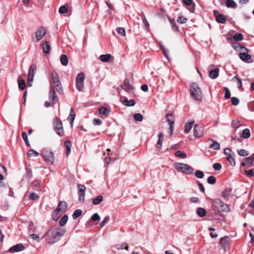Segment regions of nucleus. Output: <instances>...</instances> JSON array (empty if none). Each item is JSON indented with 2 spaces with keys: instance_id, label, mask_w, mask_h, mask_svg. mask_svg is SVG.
Returning <instances> with one entry per match:
<instances>
[{
  "instance_id": "1",
  "label": "nucleus",
  "mask_w": 254,
  "mask_h": 254,
  "mask_svg": "<svg viewBox=\"0 0 254 254\" xmlns=\"http://www.w3.org/2000/svg\"><path fill=\"white\" fill-rule=\"evenodd\" d=\"M58 227H55L53 229L47 232L46 241L49 244H53L58 242L64 235L66 232L64 225L66 223H59Z\"/></svg>"
},
{
  "instance_id": "2",
  "label": "nucleus",
  "mask_w": 254,
  "mask_h": 254,
  "mask_svg": "<svg viewBox=\"0 0 254 254\" xmlns=\"http://www.w3.org/2000/svg\"><path fill=\"white\" fill-rule=\"evenodd\" d=\"M211 206L213 211H218V212L215 215V219L220 221H225L224 216L220 213V212H229L230 210L228 205L223 202L220 199L216 198L211 200Z\"/></svg>"
},
{
  "instance_id": "3",
  "label": "nucleus",
  "mask_w": 254,
  "mask_h": 254,
  "mask_svg": "<svg viewBox=\"0 0 254 254\" xmlns=\"http://www.w3.org/2000/svg\"><path fill=\"white\" fill-rule=\"evenodd\" d=\"M191 97L195 101L200 102L202 100V92L197 83H193L190 86Z\"/></svg>"
},
{
  "instance_id": "4",
  "label": "nucleus",
  "mask_w": 254,
  "mask_h": 254,
  "mask_svg": "<svg viewBox=\"0 0 254 254\" xmlns=\"http://www.w3.org/2000/svg\"><path fill=\"white\" fill-rule=\"evenodd\" d=\"M52 80L50 81L51 85L53 84V86H56V90L59 94L63 93V88L60 80L58 74L55 71L51 72Z\"/></svg>"
},
{
  "instance_id": "5",
  "label": "nucleus",
  "mask_w": 254,
  "mask_h": 254,
  "mask_svg": "<svg viewBox=\"0 0 254 254\" xmlns=\"http://www.w3.org/2000/svg\"><path fill=\"white\" fill-rule=\"evenodd\" d=\"M174 167L179 172L185 173L187 175L192 174L194 170L191 167L185 163H177L175 164Z\"/></svg>"
},
{
  "instance_id": "6",
  "label": "nucleus",
  "mask_w": 254,
  "mask_h": 254,
  "mask_svg": "<svg viewBox=\"0 0 254 254\" xmlns=\"http://www.w3.org/2000/svg\"><path fill=\"white\" fill-rule=\"evenodd\" d=\"M42 156L46 163L52 165L55 160L54 153L49 150H44L42 152Z\"/></svg>"
},
{
  "instance_id": "7",
  "label": "nucleus",
  "mask_w": 254,
  "mask_h": 254,
  "mask_svg": "<svg viewBox=\"0 0 254 254\" xmlns=\"http://www.w3.org/2000/svg\"><path fill=\"white\" fill-rule=\"evenodd\" d=\"M46 30L43 27H39L36 31L35 35L32 37L33 41L35 42H39L46 35Z\"/></svg>"
},
{
  "instance_id": "8",
  "label": "nucleus",
  "mask_w": 254,
  "mask_h": 254,
  "mask_svg": "<svg viewBox=\"0 0 254 254\" xmlns=\"http://www.w3.org/2000/svg\"><path fill=\"white\" fill-rule=\"evenodd\" d=\"M224 153L226 156V159L229 162L230 164L233 166H235V153L232 152V150L228 148H226L224 149Z\"/></svg>"
},
{
  "instance_id": "9",
  "label": "nucleus",
  "mask_w": 254,
  "mask_h": 254,
  "mask_svg": "<svg viewBox=\"0 0 254 254\" xmlns=\"http://www.w3.org/2000/svg\"><path fill=\"white\" fill-rule=\"evenodd\" d=\"M54 128L57 133L59 136H63L64 134L62 122L58 118H55L54 122Z\"/></svg>"
},
{
  "instance_id": "10",
  "label": "nucleus",
  "mask_w": 254,
  "mask_h": 254,
  "mask_svg": "<svg viewBox=\"0 0 254 254\" xmlns=\"http://www.w3.org/2000/svg\"><path fill=\"white\" fill-rule=\"evenodd\" d=\"M78 188V201L81 202L84 201L86 187L81 184H79L77 186Z\"/></svg>"
},
{
  "instance_id": "11",
  "label": "nucleus",
  "mask_w": 254,
  "mask_h": 254,
  "mask_svg": "<svg viewBox=\"0 0 254 254\" xmlns=\"http://www.w3.org/2000/svg\"><path fill=\"white\" fill-rule=\"evenodd\" d=\"M49 98L51 103L53 105L55 104L58 101V98L56 95L55 87L53 86L52 83L51 86H50Z\"/></svg>"
},
{
  "instance_id": "12",
  "label": "nucleus",
  "mask_w": 254,
  "mask_h": 254,
  "mask_svg": "<svg viewBox=\"0 0 254 254\" xmlns=\"http://www.w3.org/2000/svg\"><path fill=\"white\" fill-rule=\"evenodd\" d=\"M37 223H30L28 226L29 233H40L42 231V228L40 225H36Z\"/></svg>"
},
{
  "instance_id": "13",
  "label": "nucleus",
  "mask_w": 254,
  "mask_h": 254,
  "mask_svg": "<svg viewBox=\"0 0 254 254\" xmlns=\"http://www.w3.org/2000/svg\"><path fill=\"white\" fill-rule=\"evenodd\" d=\"M219 244L223 248H229L230 246V239L228 236H225L220 239Z\"/></svg>"
},
{
  "instance_id": "14",
  "label": "nucleus",
  "mask_w": 254,
  "mask_h": 254,
  "mask_svg": "<svg viewBox=\"0 0 254 254\" xmlns=\"http://www.w3.org/2000/svg\"><path fill=\"white\" fill-rule=\"evenodd\" d=\"M193 134L194 137L196 138L200 137L203 134V129L202 127L195 125L193 128Z\"/></svg>"
},
{
  "instance_id": "15",
  "label": "nucleus",
  "mask_w": 254,
  "mask_h": 254,
  "mask_svg": "<svg viewBox=\"0 0 254 254\" xmlns=\"http://www.w3.org/2000/svg\"><path fill=\"white\" fill-rule=\"evenodd\" d=\"M25 247L23 244L19 243L10 247L8 250V252L10 253L19 252L23 251Z\"/></svg>"
},
{
  "instance_id": "16",
  "label": "nucleus",
  "mask_w": 254,
  "mask_h": 254,
  "mask_svg": "<svg viewBox=\"0 0 254 254\" xmlns=\"http://www.w3.org/2000/svg\"><path fill=\"white\" fill-rule=\"evenodd\" d=\"M36 70H37V67H36V64H32L30 66V67L29 69V70H28V78H30L31 79H32V78L33 79L34 77L35 76V74L36 73Z\"/></svg>"
},
{
  "instance_id": "17",
  "label": "nucleus",
  "mask_w": 254,
  "mask_h": 254,
  "mask_svg": "<svg viewBox=\"0 0 254 254\" xmlns=\"http://www.w3.org/2000/svg\"><path fill=\"white\" fill-rule=\"evenodd\" d=\"M239 58L243 61L246 63H251L253 61H251L252 57L250 55L247 53H240Z\"/></svg>"
},
{
  "instance_id": "18",
  "label": "nucleus",
  "mask_w": 254,
  "mask_h": 254,
  "mask_svg": "<svg viewBox=\"0 0 254 254\" xmlns=\"http://www.w3.org/2000/svg\"><path fill=\"white\" fill-rule=\"evenodd\" d=\"M121 87L128 92L132 89V87L129 84V80L127 78L124 80L123 84L121 85Z\"/></svg>"
},
{
  "instance_id": "19",
  "label": "nucleus",
  "mask_w": 254,
  "mask_h": 254,
  "mask_svg": "<svg viewBox=\"0 0 254 254\" xmlns=\"http://www.w3.org/2000/svg\"><path fill=\"white\" fill-rule=\"evenodd\" d=\"M67 207V203L65 201H60L58 205L57 209L60 210L62 213H64Z\"/></svg>"
},
{
  "instance_id": "20",
  "label": "nucleus",
  "mask_w": 254,
  "mask_h": 254,
  "mask_svg": "<svg viewBox=\"0 0 254 254\" xmlns=\"http://www.w3.org/2000/svg\"><path fill=\"white\" fill-rule=\"evenodd\" d=\"M209 141H211L212 143L210 144L209 147L212 148L214 150H219L220 148V143L217 141L214 140L212 139H209Z\"/></svg>"
},
{
  "instance_id": "21",
  "label": "nucleus",
  "mask_w": 254,
  "mask_h": 254,
  "mask_svg": "<svg viewBox=\"0 0 254 254\" xmlns=\"http://www.w3.org/2000/svg\"><path fill=\"white\" fill-rule=\"evenodd\" d=\"M43 52L46 54H49L50 51V45L47 41H44L42 44Z\"/></svg>"
},
{
  "instance_id": "22",
  "label": "nucleus",
  "mask_w": 254,
  "mask_h": 254,
  "mask_svg": "<svg viewBox=\"0 0 254 254\" xmlns=\"http://www.w3.org/2000/svg\"><path fill=\"white\" fill-rule=\"evenodd\" d=\"M62 213V212L57 209L55 210L52 214L53 220L55 221H57L61 216Z\"/></svg>"
},
{
  "instance_id": "23",
  "label": "nucleus",
  "mask_w": 254,
  "mask_h": 254,
  "mask_svg": "<svg viewBox=\"0 0 254 254\" xmlns=\"http://www.w3.org/2000/svg\"><path fill=\"white\" fill-rule=\"evenodd\" d=\"M219 68H216L214 69L209 70V76L212 79H215L218 76Z\"/></svg>"
},
{
  "instance_id": "24",
  "label": "nucleus",
  "mask_w": 254,
  "mask_h": 254,
  "mask_svg": "<svg viewBox=\"0 0 254 254\" xmlns=\"http://www.w3.org/2000/svg\"><path fill=\"white\" fill-rule=\"evenodd\" d=\"M166 117L167 118V121L169 125H174L175 118L173 114H167L166 115Z\"/></svg>"
},
{
  "instance_id": "25",
  "label": "nucleus",
  "mask_w": 254,
  "mask_h": 254,
  "mask_svg": "<svg viewBox=\"0 0 254 254\" xmlns=\"http://www.w3.org/2000/svg\"><path fill=\"white\" fill-rule=\"evenodd\" d=\"M60 61L63 65L66 66L68 63V59L67 56L62 55L60 57Z\"/></svg>"
},
{
  "instance_id": "26",
  "label": "nucleus",
  "mask_w": 254,
  "mask_h": 254,
  "mask_svg": "<svg viewBox=\"0 0 254 254\" xmlns=\"http://www.w3.org/2000/svg\"><path fill=\"white\" fill-rule=\"evenodd\" d=\"M64 145L66 147V155L68 156L70 153V149L71 147V143L70 141L66 140L64 142Z\"/></svg>"
},
{
  "instance_id": "27",
  "label": "nucleus",
  "mask_w": 254,
  "mask_h": 254,
  "mask_svg": "<svg viewBox=\"0 0 254 254\" xmlns=\"http://www.w3.org/2000/svg\"><path fill=\"white\" fill-rule=\"evenodd\" d=\"M226 5L229 8H236L237 6L236 3L233 0H227Z\"/></svg>"
},
{
  "instance_id": "28",
  "label": "nucleus",
  "mask_w": 254,
  "mask_h": 254,
  "mask_svg": "<svg viewBox=\"0 0 254 254\" xmlns=\"http://www.w3.org/2000/svg\"><path fill=\"white\" fill-rule=\"evenodd\" d=\"M194 121H192L191 122H190L189 123H187L185 127V130L184 132L185 133H188L189 131L190 130L192 127V125L194 123Z\"/></svg>"
},
{
  "instance_id": "29",
  "label": "nucleus",
  "mask_w": 254,
  "mask_h": 254,
  "mask_svg": "<svg viewBox=\"0 0 254 254\" xmlns=\"http://www.w3.org/2000/svg\"><path fill=\"white\" fill-rule=\"evenodd\" d=\"M216 20L217 22L223 24L226 22V18L225 16L221 14H219L216 16Z\"/></svg>"
},
{
  "instance_id": "30",
  "label": "nucleus",
  "mask_w": 254,
  "mask_h": 254,
  "mask_svg": "<svg viewBox=\"0 0 254 254\" xmlns=\"http://www.w3.org/2000/svg\"><path fill=\"white\" fill-rule=\"evenodd\" d=\"M18 82L19 88L21 90H23L25 88L26 84L23 79H20V75L18 77Z\"/></svg>"
},
{
  "instance_id": "31",
  "label": "nucleus",
  "mask_w": 254,
  "mask_h": 254,
  "mask_svg": "<svg viewBox=\"0 0 254 254\" xmlns=\"http://www.w3.org/2000/svg\"><path fill=\"white\" fill-rule=\"evenodd\" d=\"M111 57V55L109 54L101 55L100 56V60L103 62H107Z\"/></svg>"
},
{
  "instance_id": "32",
  "label": "nucleus",
  "mask_w": 254,
  "mask_h": 254,
  "mask_svg": "<svg viewBox=\"0 0 254 254\" xmlns=\"http://www.w3.org/2000/svg\"><path fill=\"white\" fill-rule=\"evenodd\" d=\"M103 199L102 195H99L96 198H93L92 200V203L94 205H98L100 204Z\"/></svg>"
},
{
  "instance_id": "33",
  "label": "nucleus",
  "mask_w": 254,
  "mask_h": 254,
  "mask_svg": "<svg viewBox=\"0 0 254 254\" xmlns=\"http://www.w3.org/2000/svg\"><path fill=\"white\" fill-rule=\"evenodd\" d=\"M99 113L100 114H103L105 115H108L110 112V110L105 107H101L98 110Z\"/></svg>"
},
{
  "instance_id": "34",
  "label": "nucleus",
  "mask_w": 254,
  "mask_h": 254,
  "mask_svg": "<svg viewBox=\"0 0 254 254\" xmlns=\"http://www.w3.org/2000/svg\"><path fill=\"white\" fill-rule=\"evenodd\" d=\"M231 190L230 189H226L222 192V196L227 198L231 195Z\"/></svg>"
},
{
  "instance_id": "35",
  "label": "nucleus",
  "mask_w": 254,
  "mask_h": 254,
  "mask_svg": "<svg viewBox=\"0 0 254 254\" xmlns=\"http://www.w3.org/2000/svg\"><path fill=\"white\" fill-rule=\"evenodd\" d=\"M251 136V132L249 128H245L242 131V137L244 138L247 139Z\"/></svg>"
},
{
  "instance_id": "36",
  "label": "nucleus",
  "mask_w": 254,
  "mask_h": 254,
  "mask_svg": "<svg viewBox=\"0 0 254 254\" xmlns=\"http://www.w3.org/2000/svg\"><path fill=\"white\" fill-rule=\"evenodd\" d=\"M123 103L126 106L128 107L133 106L135 104V102L134 101V100H128L127 99H125Z\"/></svg>"
},
{
  "instance_id": "37",
  "label": "nucleus",
  "mask_w": 254,
  "mask_h": 254,
  "mask_svg": "<svg viewBox=\"0 0 254 254\" xmlns=\"http://www.w3.org/2000/svg\"><path fill=\"white\" fill-rule=\"evenodd\" d=\"M85 79L84 74L83 72H81L77 74L76 77V82H84Z\"/></svg>"
},
{
  "instance_id": "38",
  "label": "nucleus",
  "mask_w": 254,
  "mask_h": 254,
  "mask_svg": "<svg viewBox=\"0 0 254 254\" xmlns=\"http://www.w3.org/2000/svg\"><path fill=\"white\" fill-rule=\"evenodd\" d=\"M233 39L236 42L241 41L243 40V36L242 34L237 33L233 36Z\"/></svg>"
},
{
  "instance_id": "39",
  "label": "nucleus",
  "mask_w": 254,
  "mask_h": 254,
  "mask_svg": "<svg viewBox=\"0 0 254 254\" xmlns=\"http://www.w3.org/2000/svg\"><path fill=\"white\" fill-rule=\"evenodd\" d=\"M164 134L162 132H160L158 134V140L157 142V145L158 146L159 148H161L162 147V141L163 139Z\"/></svg>"
},
{
  "instance_id": "40",
  "label": "nucleus",
  "mask_w": 254,
  "mask_h": 254,
  "mask_svg": "<svg viewBox=\"0 0 254 254\" xmlns=\"http://www.w3.org/2000/svg\"><path fill=\"white\" fill-rule=\"evenodd\" d=\"M82 214V211L80 209H76L75 210L73 214H72V218L74 220H75L78 217L80 216Z\"/></svg>"
},
{
  "instance_id": "41",
  "label": "nucleus",
  "mask_w": 254,
  "mask_h": 254,
  "mask_svg": "<svg viewBox=\"0 0 254 254\" xmlns=\"http://www.w3.org/2000/svg\"><path fill=\"white\" fill-rule=\"evenodd\" d=\"M197 214L200 217H203L206 214L205 210L201 207L198 208L196 211Z\"/></svg>"
},
{
  "instance_id": "42",
  "label": "nucleus",
  "mask_w": 254,
  "mask_h": 254,
  "mask_svg": "<svg viewBox=\"0 0 254 254\" xmlns=\"http://www.w3.org/2000/svg\"><path fill=\"white\" fill-rule=\"evenodd\" d=\"M175 156L177 157H180L181 158H186L187 155L181 150L177 151L175 152Z\"/></svg>"
},
{
  "instance_id": "43",
  "label": "nucleus",
  "mask_w": 254,
  "mask_h": 254,
  "mask_svg": "<svg viewBox=\"0 0 254 254\" xmlns=\"http://www.w3.org/2000/svg\"><path fill=\"white\" fill-rule=\"evenodd\" d=\"M238 154L241 156H247L249 155V152L245 149H240L237 151Z\"/></svg>"
},
{
  "instance_id": "44",
  "label": "nucleus",
  "mask_w": 254,
  "mask_h": 254,
  "mask_svg": "<svg viewBox=\"0 0 254 254\" xmlns=\"http://www.w3.org/2000/svg\"><path fill=\"white\" fill-rule=\"evenodd\" d=\"M235 79H236L237 81L238 88H241L242 87V81L240 77H239L238 76H235L233 78L232 80L234 81Z\"/></svg>"
},
{
  "instance_id": "45",
  "label": "nucleus",
  "mask_w": 254,
  "mask_h": 254,
  "mask_svg": "<svg viewBox=\"0 0 254 254\" xmlns=\"http://www.w3.org/2000/svg\"><path fill=\"white\" fill-rule=\"evenodd\" d=\"M207 182L209 184L213 185L215 184L216 182V178L214 176H209L207 178Z\"/></svg>"
},
{
  "instance_id": "46",
  "label": "nucleus",
  "mask_w": 254,
  "mask_h": 254,
  "mask_svg": "<svg viewBox=\"0 0 254 254\" xmlns=\"http://www.w3.org/2000/svg\"><path fill=\"white\" fill-rule=\"evenodd\" d=\"M28 155L29 157H37L39 155V153L34 150L31 149L28 151Z\"/></svg>"
},
{
  "instance_id": "47",
  "label": "nucleus",
  "mask_w": 254,
  "mask_h": 254,
  "mask_svg": "<svg viewBox=\"0 0 254 254\" xmlns=\"http://www.w3.org/2000/svg\"><path fill=\"white\" fill-rule=\"evenodd\" d=\"M133 118L136 121L141 122L143 120V116L140 113H136L133 115Z\"/></svg>"
},
{
  "instance_id": "48",
  "label": "nucleus",
  "mask_w": 254,
  "mask_h": 254,
  "mask_svg": "<svg viewBox=\"0 0 254 254\" xmlns=\"http://www.w3.org/2000/svg\"><path fill=\"white\" fill-rule=\"evenodd\" d=\"M169 21L171 24V26H172V29L175 31H178L179 28H178V26H177L176 23L174 21V20H173L172 19H169Z\"/></svg>"
},
{
  "instance_id": "49",
  "label": "nucleus",
  "mask_w": 254,
  "mask_h": 254,
  "mask_svg": "<svg viewBox=\"0 0 254 254\" xmlns=\"http://www.w3.org/2000/svg\"><path fill=\"white\" fill-rule=\"evenodd\" d=\"M244 173L249 177H252L254 176V169H250L249 170H245L244 171Z\"/></svg>"
},
{
  "instance_id": "50",
  "label": "nucleus",
  "mask_w": 254,
  "mask_h": 254,
  "mask_svg": "<svg viewBox=\"0 0 254 254\" xmlns=\"http://www.w3.org/2000/svg\"><path fill=\"white\" fill-rule=\"evenodd\" d=\"M76 87L78 91H81L84 87V82H76Z\"/></svg>"
},
{
  "instance_id": "51",
  "label": "nucleus",
  "mask_w": 254,
  "mask_h": 254,
  "mask_svg": "<svg viewBox=\"0 0 254 254\" xmlns=\"http://www.w3.org/2000/svg\"><path fill=\"white\" fill-rule=\"evenodd\" d=\"M124 246H125L124 249L126 250H127L128 249V246L127 244H123L122 245H117L116 246V248L118 250H123Z\"/></svg>"
},
{
  "instance_id": "52",
  "label": "nucleus",
  "mask_w": 254,
  "mask_h": 254,
  "mask_svg": "<svg viewBox=\"0 0 254 254\" xmlns=\"http://www.w3.org/2000/svg\"><path fill=\"white\" fill-rule=\"evenodd\" d=\"M59 12L61 14H64L67 12V8L65 5L61 6L59 9Z\"/></svg>"
},
{
  "instance_id": "53",
  "label": "nucleus",
  "mask_w": 254,
  "mask_h": 254,
  "mask_svg": "<svg viewBox=\"0 0 254 254\" xmlns=\"http://www.w3.org/2000/svg\"><path fill=\"white\" fill-rule=\"evenodd\" d=\"M244 161H245L247 165L248 164L249 165V166H250L251 165L253 164L254 160L251 157H248L244 158Z\"/></svg>"
},
{
  "instance_id": "54",
  "label": "nucleus",
  "mask_w": 254,
  "mask_h": 254,
  "mask_svg": "<svg viewBox=\"0 0 254 254\" xmlns=\"http://www.w3.org/2000/svg\"><path fill=\"white\" fill-rule=\"evenodd\" d=\"M141 16V18L142 19L143 23L144 24V25H145V26L146 27H148L149 26V24L143 12H142Z\"/></svg>"
},
{
  "instance_id": "55",
  "label": "nucleus",
  "mask_w": 254,
  "mask_h": 254,
  "mask_svg": "<svg viewBox=\"0 0 254 254\" xmlns=\"http://www.w3.org/2000/svg\"><path fill=\"white\" fill-rule=\"evenodd\" d=\"M231 103L234 106H237L239 104V99L233 97L231 98Z\"/></svg>"
},
{
  "instance_id": "56",
  "label": "nucleus",
  "mask_w": 254,
  "mask_h": 254,
  "mask_svg": "<svg viewBox=\"0 0 254 254\" xmlns=\"http://www.w3.org/2000/svg\"><path fill=\"white\" fill-rule=\"evenodd\" d=\"M195 175L197 178L199 179H202L204 177L203 173L199 170H197L195 171Z\"/></svg>"
},
{
  "instance_id": "57",
  "label": "nucleus",
  "mask_w": 254,
  "mask_h": 254,
  "mask_svg": "<svg viewBox=\"0 0 254 254\" xmlns=\"http://www.w3.org/2000/svg\"><path fill=\"white\" fill-rule=\"evenodd\" d=\"M100 217L97 213H94L91 217V220L93 221H96L100 220Z\"/></svg>"
},
{
  "instance_id": "58",
  "label": "nucleus",
  "mask_w": 254,
  "mask_h": 254,
  "mask_svg": "<svg viewBox=\"0 0 254 254\" xmlns=\"http://www.w3.org/2000/svg\"><path fill=\"white\" fill-rule=\"evenodd\" d=\"M231 126L233 128H238L239 127V122L238 120H233L231 123Z\"/></svg>"
},
{
  "instance_id": "59",
  "label": "nucleus",
  "mask_w": 254,
  "mask_h": 254,
  "mask_svg": "<svg viewBox=\"0 0 254 254\" xmlns=\"http://www.w3.org/2000/svg\"><path fill=\"white\" fill-rule=\"evenodd\" d=\"M39 198V196L35 192H32L29 195V198L31 200H36Z\"/></svg>"
},
{
  "instance_id": "60",
  "label": "nucleus",
  "mask_w": 254,
  "mask_h": 254,
  "mask_svg": "<svg viewBox=\"0 0 254 254\" xmlns=\"http://www.w3.org/2000/svg\"><path fill=\"white\" fill-rule=\"evenodd\" d=\"M225 98L227 99H229L231 97V93L229 89L227 87L225 88Z\"/></svg>"
},
{
  "instance_id": "61",
  "label": "nucleus",
  "mask_w": 254,
  "mask_h": 254,
  "mask_svg": "<svg viewBox=\"0 0 254 254\" xmlns=\"http://www.w3.org/2000/svg\"><path fill=\"white\" fill-rule=\"evenodd\" d=\"M117 31L119 34H120L122 36H124L126 35V31L124 28L119 27L117 29Z\"/></svg>"
},
{
  "instance_id": "62",
  "label": "nucleus",
  "mask_w": 254,
  "mask_h": 254,
  "mask_svg": "<svg viewBox=\"0 0 254 254\" xmlns=\"http://www.w3.org/2000/svg\"><path fill=\"white\" fill-rule=\"evenodd\" d=\"M187 18H186L185 17H183L182 16H180V17H178L177 21L179 23L183 24V23H185L187 22Z\"/></svg>"
},
{
  "instance_id": "63",
  "label": "nucleus",
  "mask_w": 254,
  "mask_h": 254,
  "mask_svg": "<svg viewBox=\"0 0 254 254\" xmlns=\"http://www.w3.org/2000/svg\"><path fill=\"white\" fill-rule=\"evenodd\" d=\"M213 169L215 170H220L222 168V166L220 163H215L213 165Z\"/></svg>"
},
{
  "instance_id": "64",
  "label": "nucleus",
  "mask_w": 254,
  "mask_h": 254,
  "mask_svg": "<svg viewBox=\"0 0 254 254\" xmlns=\"http://www.w3.org/2000/svg\"><path fill=\"white\" fill-rule=\"evenodd\" d=\"M238 46L240 48V50L242 51L240 53H247L249 52V50L247 48L244 46H242L239 44H238Z\"/></svg>"
}]
</instances>
